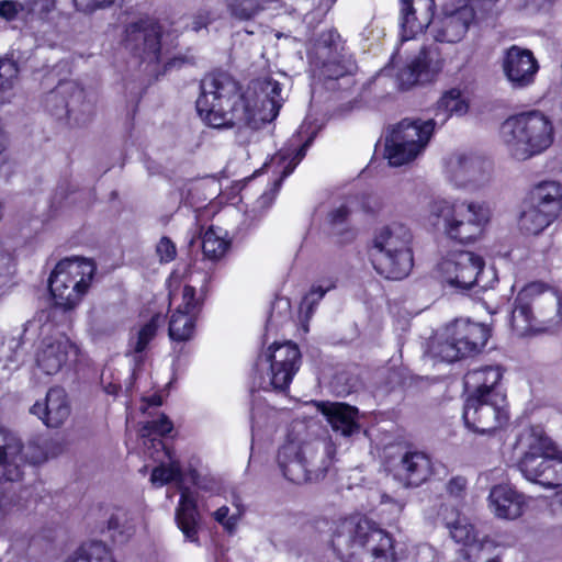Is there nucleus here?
<instances>
[{"label":"nucleus","instance_id":"obj_1","mask_svg":"<svg viewBox=\"0 0 562 562\" xmlns=\"http://www.w3.org/2000/svg\"><path fill=\"white\" fill-rule=\"evenodd\" d=\"M282 86L266 76L252 80L245 90L226 72H214L201 82L196 110L201 119L214 128L273 121L283 103Z\"/></svg>","mask_w":562,"mask_h":562},{"label":"nucleus","instance_id":"obj_2","mask_svg":"<svg viewBox=\"0 0 562 562\" xmlns=\"http://www.w3.org/2000/svg\"><path fill=\"white\" fill-rule=\"evenodd\" d=\"M333 547L345 562H395L389 532L366 518H348L336 527Z\"/></svg>","mask_w":562,"mask_h":562},{"label":"nucleus","instance_id":"obj_3","mask_svg":"<svg viewBox=\"0 0 562 562\" xmlns=\"http://www.w3.org/2000/svg\"><path fill=\"white\" fill-rule=\"evenodd\" d=\"M150 447L146 453L160 464L151 471L150 482L155 486H162L176 482L180 492V498L175 510V520L178 528L188 541L199 542L200 515L198 513V501L191 487L186 485L187 473H183L177 460L165 447L161 439L153 437L148 440Z\"/></svg>","mask_w":562,"mask_h":562},{"label":"nucleus","instance_id":"obj_4","mask_svg":"<svg viewBox=\"0 0 562 562\" xmlns=\"http://www.w3.org/2000/svg\"><path fill=\"white\" fill-rule=\"evenodd\" d=\"M517 448L521 451L518 468L528 481L547 488L562 485V450L542 428L524 429Z\"/></svg>","mask_w":562,"mask_h":562},{"label":"nucleus","instance_id":"obj_5","mask_svg":"<svg viewBox=\"0 0 562 562\" xmlns=\"http://www.w3.org/2000/svg\"><path fill=\"white\" fill-rule=\"evenodd\" d=\"M488 211L479 203L435 199L427 206V223L460 243L476 239L488 222Z\"/></svg>","mask_w":562,"mask_h":562},{"label":"nucleus","instance_id":"obj_6","mask_svg":"<svg viewBox=\"0 0 562 562\" xmlns=\"http://www.w3.org/2000/svg\"><path fill=\"white\" fill-rule=\"evenodd\" d=\"M562 322V297L540 282L524 286L517 294L510 325L518 336H526L539 325H557Z\"/></svg>","mask_w":562,"mask_h":562},{"label":"nucleus","instance_id":"obj_7","mask_svg":"<svg viewBox=\"0 0 562 562\" xmlns=\"http://www.w3.org/2000/svg\"><path fill=\"white\" fill-rule=\"evenodd\" d=\"M501 138L513 157L525 160L552 145L554 128L543 113L530 111L508 117L501 126Z\"/></svg>","mask_w":562,"mask_h":562},{"label":"nucleus","instance_id":"obj_8","mask_svg":"<svg viewBox=\"0 0 562 562\" xmlns=\"http://www.w3.org/2000/svg\"><path fill=\"white\" fill-rule=\"evenodd\" d=\"M412 241L411 228L401 222L381 227L372 248V262L378 273L392 280L408 276L413 267Z\"/></svg>","mask_w":562,"mask_h":562},{"label":"nucleus","instance_id":"obj_9","mask_svg":"<svg viewBox=\"0 0 562 562\" xmlns=\"http://www.w3.org/2000/svg\"><path fill=\"white\" fill-rule=\"evenodd\" d=\"M97 266L85 257L60 259L48 278V289L55 306L63 311L75 310L88 294Z\"/></svg>","mask_w":562,"mask_h":562},{"label":"nucleus","instance_id":"obj_10","mask_svg":"<svg viewBox=\"0 0 562 562\" xmlns=\"http://www.w3.org/2000/svg\"><path fill=\"white\" fill-rule=\"evenodd\" d=\"M301 366L299 347L285 341L272 344L257 362L255 383L265 391H285Z\"/></svg>","mask_w":562,"mask_h":562},{"label":"nucleus","instance_id":"obj_11","mask_svg":"<svg viewBox=\"0 0 562 562\" xmlns=\"http://www.w3.org/2000/svg\"><path fill=\"white\" fill-rule=\"evenodd\" d=\"M434 130V120L401 121L385 137L384 157L395 167L412 162L425 151Z\"/></svg>","mask_w":562,"mask_h":562},{"label":"nucleus","instance_id":"obj_12","mask_svg":"<svg viewBox=\"0 0 562 562\" xmlns=\"http://www.w3.org/2000/svg\"><path fill=\"white\" fill-rule=\"evenodd\" d=\"M490 334V328L484 324L458 318L445 327L435 355L447 362L472 356L485 347Z\"/></svg>","mask_w":562,"mask_h":562},{"label":"nucleus","instance_id":"obj_13","mask_svg":"<svg viewBox=\"0 0 562 562\" xmlns=\"http://www.w3.org/2000/svg\"><path fill=\"white\" fill-rule=\"evenodd\" d=\"M78 346L52 324L41 327V338L35 349V363L44 374L58 373L78 357Z\"/></svg>","mask_w":562,"mask_h":562},{"label":"nucleus","instance_id":"obj_14","mask_svg":"<svg viewBox=\"0 0 562 562\" xmlns=\"http://www.w3.org/2000/svg\"><path fill=\"white\" fill-rule=\"evenodd\" d=\"M467 427L477 434H490L508 419L506 395L492 392L490 396H469L463 409Z\"/></svg>","mask_w":562,"mask_h":562},{"label":"nucleus","instance_id":"obj_15","mask_svg":"<svg viewBox=\"0 0 562 562\" xmlns=\"http://www.w3.org/2000/svg\"><path fill=\"white\" fill-rule=\"evenodd\" d=\"M314 67L319 78L337 80L351 75L356 69L355 61L345 53L340 35L334 30L323 32L315 45Z\"/></svg>","mask_w":562,"mask_h":562},{"label":"nucleus","instance_id":"obj_16","mask_svg":"<svg viewBox=\"0 0 562 562\" xmlns=\"http://www.w3.org/2000/svg\"><path fill=\"white\" fill-rule=\"evenodd\" d=\"M483 267L480 256L471 251H454L440 259L435 273L442 284L464 291L480 282Z\"/></svg>","mask_w":562,"mask_h":562},{"label":"nucleus","instance_id":"obj_17","mask_svg":"<svg viewBox=\"0 0 562 562\" xmlns=\"http://www.w3.org/2000/svg\"><path fill=\"white\" fill-rule=\"evenodd\" d=\"M490 160L467 153L451 155L446 162V176L456 188H474L487 183L492 176Z\"/></svg>","mask_w":562,"mask_h":562},{"label":"nucleus","instance_id":"obj_18","mask_svg":"<svg viewBox=\"0 0 562 562\" xmlns=\"http://www.w3.org/2000/svg\"><path fill=\"white\" fill-rule=\"evenodd\" d=\"M30 449L15 435L0 430V481H18L27 463L37 462Z\"/></svg>","mask_w":562,"mask_h":562},{"label":"nucleus","instance_id":"obj_19","mask_svg":"<svg viewBox=\"0 0 562 562\" xmlns=\"http://www.w3.org/2000/svg\"><path fill=\"white\" fill-rule=\"evenodd\" d=\"M502 69L513 88H526L535 81L539 65L529 49L513 45L504 52Z\"/></svg>","mask_w":562,"mask_h":562},{"label":"nucleus","instance_id":"obj_20","mask_svg":"<svg viewBox=\"0 0 562 562\" xmlns=\"http://www.w3.org/2000/svg\"><path fill=\"white\" fill-rule=\"evenodd\" d=\"M200 308L201 304L195 299V289L186 285L182 290L181 303L169 317L168 335L172 341L183 342L193 337Z\"/></svg>","mask_w":562,"mask_h":562},{"label":"nucleus","instance_id":"obj_21","mask_svg":"<svg viewBox=\"0 0 562 562\" xmlns=\"http://www.w3.org/2000/svg\"><path fill=\"white\" fill-rule=\"evenodd\" d=\"M474 15V10L468 5H463L451 13H446L432 23L431 33L434 38L441 43L460 42L467 34Z\"/></svg>","mask_w":562,"mask_h":562},{"label":"nucleus","instance_id":"obj_22","mask_svg":"<svg viewBox=\"0 0 562 562\" xmlns=\"http://www.w3.org/2000/svg\"><path fill=\"white\" fill-rule=\"evenodd\" d=\"M401 41H409L422 34L430 23L435 0H401Z\"/></svg>","mask_w":562,"mask_h":562},{"label":"nucleus","instance_id":"obj_23","mask_svg":"<svg viewBox=\"0 0 562 562\" xmlns=\"http://www.w3.org/2000/svg\"><path fill=\"white\" fill-rule=\"evenodd\" d=\"M443 64L445 61L439 57L437 49L423 48L418 57L398 74L401 86L409 88L418 81L432 79L442 70Z\"/></svg>","mask_w":562,"mask_h":562},{"label":"nucleus","instance_id":"obj_24","mask_svg":"<svg viewBox=\"0 0 562 562\" xmlns=\"http://www.w3.org/2000/svg\"><path fill=\"white\" fill-rule=\"evenodd\" d=\"M432 474L430 458L420 451L405 452L394 470L395 477L405 486H419Z\"/></svg>","mask_w":562,"mask_h":562},{"label":"nucleus","instance_id":"obj_25","mask_svg":"<svg viewBox=\"0 0 562 562\" xmlns=\"http://www.w3.org/2000/svg\"><path fill=\"white\" fill-rule=\"evenodd\" d=\"M488 507L497 518L516 519L522 515L526 499L512 486L499 484L490 491Z\"/></svg>","mask_w":562,"mask_h":562},{"label":"nucleus","instance_id":"obj_26","mask_svg":"<svg viewBox=\"0 0 562 562\" xmlns=\"http://www.w3.org/2000/svg\"><path fill=\"white\" fill-rule=\"evenodd\" d=\"M31 413L38 416L48 427H59L68 418L70 408L65 390L50 389L43 402H36Z\"/></svg>","mask_w":562,"mask_h":562},{"label":"nucleus","instance_id":"obj_27","mask_svg":"<svg viewBox=\"0 0 562 562\" xmlns=\"http://www.w3.org/2000/svg\"><path fill=\"white\" fill-rule=\"evenodd\" d=\"M307 147L308 142L292 151L282 149L273 158V161L278 162V165L282 168V176L279 179H276L271 187L260 195V198L255 203L254 211H263L270 207L279 191L282 180L291 175L299 162L304 158Z\"/></svg>","mask_w":562,"mask_h":562},{"label":"nucleus","instance_id":"obj_28","mask_svg":"<svg viewBox=\"0 0 562 562\" xmlns=\"http://www.w3.org/2000/svg\"><path fill=\"white\" fill-rule=\"evenodd\" d=\"M317 409L335 432L349 437L359 431L358 409L344 403L318 402Z\"/></svg>","mask_w":562,"mask_h":562},{"label":"nucleus","instance_id":"obj_29","mask_svg":"<svg viewBox=\"0 0 562 562\" xmlns=\"http://www.w3.org/2000/svg\"><path fill=\"white\" fill-rule=\"evenodd\" d=\"M126 44L133 49L142 50L146 58L158 59L160 49L159 30L154 23L139 21L126 29Z\"/></svg>","mask_w":562,"mask_h":562},{"label":"nucleus","instance_id":"obj_30","mask_svg":"<svg viewBox=\"0 0 562 562\" xmlns=\"http://www.w3.org/2000/svg\"><path fill=\"white\" fill-rule=\"evenodd\" d=\"M83 90L75 82L59 85L45 100V106L57 119L69 116L83 101Z\"/></svg>","mask_w":562,"mask_h":562},{"label":"nucleus","instance_id":"obj_31","mask_svg":"<svg viewBox=\"0 0 562 562\" xmlns=\"http://www.w3.org/2000/svg\"><path fill=\"white\" fill-rule=\"evenodd\" d=\"M161 323V316L155 314L149 319L140 322L131 328L126 353L133 357L136 364L143 361L144 352L156 337Z\"/></svg>","mask_w":562,"mask_h":562},{"label":"nucleus","instance_id":"obj_32","mask_svg":"<svg viewBox=\"0 0 562 562\" xmlns=\"http://www.w3.org/2000/svg\"><path fill=\"white\" fill-rule=\"evenodd\" d=\"M278 463L285 479L293 483H302L310 479L307 461L296 442L283 445L278 452Z\"/></svg>","mask_w":562,"mask_h":562},{"label":"nucleus","instance_id":"obj_33","mask_svg":"<svg viewBox=\"0 0 562 562\" xmlns=\"http://www.w3.org/2000/svg\"><path fill=\"white\" fill-rule=\"evenodd\" d=\"M503 378L499 366H484L470 370L464 376L469 396H490L492 392H502L498 384Z\"/></svg>","mask_w":562,"mask_h":562},{"label":"nucleus","instance_id":"obj_34","mask_svg":"<svg viewBox=\"0 0 562 562\" xmlns=\"http://www.w3.org/2000/svg\"><path fill=\"white\" fill-rule=\"evenodd\" d=\"M528 202L558 216L562 210V187L555 181L541 182L531 190Z\"/></svg>","mask_w":562,"mask_h":562},{"label":"nucleus","instance_id":"obj_35","mask_svg":"<svg viewBox=\"0 0 562 562\" xmlns=\"http://www.w3.org/2000/svg\"><path fill=\"white\" fill-rule=\"evenodd\" d=\"M469 98L464 90L453 87L442 93L437 102V117L445 123L450 116H463L469 111Z\"/></svg>","mask_w":562,"mask_h":562},{"label":"nucleus","instance_id":"obj_36","mask_svg":"<svg viewBox=\"0 0 562 562\" xmlns=\"http://www.w3.org/2000/svg\"><path fill=\"white\" fill-rule=\"evenodd\" d=\"M142 517L137 513L117 508L108 519V529L113 532V538L119 541L128 539L140 524Z\"/></svg>","mask_w":562,"mask_h":562},{"label":"nucleus","instance_id":"obj_37","mask_svg":"<svg viewBox=\"0 0 562 562\" xmlns=\"http://www.w3.org/2000/svg\"><path fill=\"white\" fill-rule=\"evenodd\" d=\"M443 519L451 538L456 542L464 544L467 549H470V546L479 544L481 542L476 540L474 526L459 512H451L450 515H445Z\"/></svg>","mask_w":562,"mask_h":562},{"label":"nucleus","instance_id":"obj_38","mask_svg":"<svg viewBox=\"0 0 562 562\" xmlns=\"http://www.w3.org/2000/svg\"><path fill=\"white\" fill-rule=\"evenodd\" d=\"M557 216L527 202L519 217V228L525 234L541 233Z\"/></svg>","mask_w":562,"mask_h":562},{"label":"nucleus","instance_id":"obj_39","mask_svg":"<svg viewBox=\"0 0 562 562\" xmlns=\"http://www.w3.org/2000/svg\"><path fill=\"white\" fill-rule=\"evenodd\" d=\"M228 15L237 21H250L262 13L270 0H224Z\"/></svg>","mask_w":562,"mask_h":562},{"label":"nucleus","instance_id":"obj_40","mask_svg":"<svg viewBox=\"0 0 562 562\" xmlns=\"http://www.w3.org/2000/svg\"><path fill=\"white\" fill-rule=\"evenodd\" d=\"M229 247L227 232L221 227L211 226L202 236L203 255L211 260L221 259Z\"/></svg>","mask_w":562,"mask_h":562},{"label":"nucleus","instance_id":"obj_41","mask_svg":"<svg viewBox=\"0 0 562 562\" xmlns=\"http://www.w3.org/2000/svg\"><path fill=\"white\" fill-rule=\"evenodd\" d=\"M40 0H2L0 1V18L8 22L26 21L35 12Z\"/></svg>","mask_w":562,"mask_h":562},{"label":"nucleus","instance_id":"obj_42","mask_svg":"<svg viewBox=\"0 0 562 562\" xmlns=\"http://www.w3.org/2000/svg\"><path fill=\"white\" fill-rule=\"evenodd\" d=\"M453 562H502L499 548L492 541L484 540L465 549L463 557Z\"/></svg>","mask_w":562,"mask_h":562},{"label":"nucleus","instance_id":"obj_43","mask_svg":"<svg viewBox=\"0 0 562 562\" xmlns=\"http://www.w3.org/2000/svg\"><path fill=\"white\" fill-rule=\"evenodd\" d=\"M187 477L190 480L192 485L195 487V490L191 491L194 493V496L198 501V508H201L202 510H207L209 507L203 501L202 494H210L215 495L220 491V486L216 482V480L213 476L210 475H202L196 470H190L187 473ZM198 513L200 514V509H198Z\"/></svg>","mask_w":562,"mask_h":562},{"label":"nucleus","instance_id":"obj_44","mask_svg":"<svg viewBox=\"0 0 562 562\" xmlns=\"http://www.w3.org/2000/svg\"><path fill=\"white\" fill-rule=\"evenodd\" d=\"M65 562H116L108 549L101 542H91L81 547L74 554L67 558Z\"/></svg>","mask_w":562,"mask_h":562},{"label":"nucleus","instance_id":"obj_45","mask_svg":"<svg viewBox=\"0 0 562 562\" xmlns=\"http://www.w3.org/2000/svg\"><path fill=\"white\" fill-rule=\"evenodd\" d=\"M18 63L11 58H0V93L12 89L19 80Z\"/></svg>","mask_w":562,"mask_h":562},{"label":"nucleus","instance_id":"obj_46","mask_svg":"<svg viewBox=\"0 0 562 562\" xmlns=\"http://www.w3.org/2000/svg\"><path fill=\"white\" fill-rule=\"evenodd\" d=\"M171 430L172 424L166 416H161L158 420L147 423L142 429V436L144 438V446L146 447V450L148 451V447H150V442L148 440L151 438L147 437H149L151 432L162 436L170 432Z\"/></svg>","mask_w":562,"mask_h":562},{"label":"nucleus","instance_id":"obj_47","mask_svg":"<svg viewBox=\"0 0 562 562\" xmlns=\"http://www.w3.org/2000/svg\"><path fill=\"white\" fill-rule=\"evenodd\" d=\"M212 516L226 531L233 533L236 530L241 512L238 509L236 514L229 515V508L227 506H221Z\"/></svg>","mask_w":562,"mask_h":562},{"label":"nucleus","instance_id":"obj_48","mask_svg":"<svg viewBox=\"0 0 562 562\" xmlns=\"http://www.w3.org/2000/svg\"><path fill=\"white\" fill-rule=\"evenodd\" d=\"M328 289L329 286H313L311 291L302 300L300 306L301 312H304L306 316H310L313 312V306L318 303V301L325 295Z\"/></svg>","mask_w":562,"mask_h":562},{"label":"nucleus","instance_id":"obj_49","mask_svg":"<svg viewBox=\"0 0 562 562\" xmlns=\"http://www.w3.org/2000/svg\"><path fill=\"white\" fill-rule=\"evenodd\" d=\"M123 0H74L76 8L85 13H92L100 9L112 7Z\"/></svg>","mask_w":562,"mask_h":562},{"label":"nucleus","instance_id":"obj_50","mask_svg":"<svg viewBox=\"0 0 562 562\" xmlns=\"http://www.w3.org/2000/svg\"><path fill=\"white\" fill-rule=\"evenodd\" d=\"M156 252L161 262H169L175 259L177 249L168 237H161L156 246Z\"/></svg>","mask_w":562,"mask_h":562},{"label":"nucleus","instance_id":"obj_51","mask_svg":"<svg viewBox=\"0 0 562 562\" xmlns=\"http://www.w3.org/2000/svg\"><path fill=\"white\" fill-rule=\"evenodd\" d=\"M468 481L463 476H454L449 480L446 491L453 498H461L465 494Z\"/></svg>","mask_w":562,"mask_h":562},{"label":"nucleus","instance_id":"obj_52","mask_svg":"<svg viewBox=\"0 0 562 562\" xmlns=\"http://www.w3.org/2000/svg\"><path fill=\"white\" fill-rule=\"evenodd\" d=\"M350 211L351 210L348 204H341L329 213L330 223L334 225L342 224L350 214Z\"/></svg>","mask_w":562,"mask_h":562},{"label":"nucleus","instance_id":"obj_53","mask_svg":"<svg viewBox=\"0 0 562 562\" xmlns=\"http://www.w3.org/2000/svg\"><path fill=\"white\" fill-rule=\"evenodd\" d=\"M210 21L211 18L207 12H199L192 16L190 29L194 32H199L206 27Z\"/></svg>","mask_w":562,"mask_h":562},{"label":"nucleus","instance_id":"obj_54","mask_svg":"<svg viewBox=\"0 0 562 562\" xmlns=\"http://www.w3.org/2000/svg\"><path fill=\"white\" fill-rule=\"evenodd\" d=\"M251 422H252V429L255 428H261L263 426L262 423V414L259 409H254L251 413Z\"/></svg>","mask_w":562,"mask_h":562},{"label":"nucleus","instance_id":"obj_55","mask_svg":"<svg viewBox=\"0 0 562 562\" xmlns=\"http://www.w3.org/2000/svg\"><path fill=\"white\" fill-rule=\"evenodd\" d=\"M148 405L149 406H160L161 405V397L159 395H153L148 398Z\"/></svg>","mask_w":562,"mask_h":562},{"label":"nucleus","instance_id":"obj_56","mask_svg":"<svg viewBox=\"0 0 562 562\" xmlns=\"http://www.w3.org/2000/svg\"><path fill=\"white\" fill-rule=\"evenodd\" d=\"M325 448H326V453H327L328 458L331 459L334 450H335L333 445L331 443H327Z\"/></svg>","mask_w":562,"mask_h":562},{"label":"nucleus","instance_id":"obj_57","mask_svg":"<svg viewBox=\"0 0 562 562\" xmlns=\"http://www.w3.org/2000/svg\"><path fill=\"white\" fill-rule=\"evenodd\" d=\"M117 391V387L115 385H110L106 387V392L110 394H115Z\"/></svg>","mask_w":562,"mask_h":562}]
</instances>
